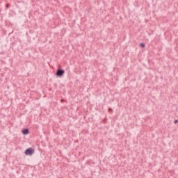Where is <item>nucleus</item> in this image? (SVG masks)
Masks as SVG:
<instances>
[{"instance_id": "nucleus-1", "label": "nucleus", "mask_w": 178, "mask_h": 178, "mask_svg": "<svg viewBox=\"0 0 178 178\" xmlns=\"http://www.w3.org/2000/svg\"><path fill=\"white\" fill-rule=\"evenodd\" d=\"M65 74V70L58 69L56 73V76L58 77H62Z\"/></svg>"}, {"instance_id": "nucleus-2", "label": "nucleus", "mask_w": 178, "mask_h": 178, "mask_svg": "<svg viewBox=\"0 0 178 178\" xmlns=\"http://www.w3.org/2000/svg\"><path fill=\"white\" fill-rule=\"evenodd\" d=\"M33 154H34V149L31 147L26 149L25 151L26 155H33Z\"/></svg>"}, {"instance_id": "nucleus-3", "label": "nucleus", "mask_w": 178, "mask_h": 178, "mask_svg": "<svg viewBox=\"0 0 178 178\" xmlns=\"http://www.w3.org/2000/svg\"><path fill=\"white\" fill-rule=\"evenodd\" d=\"M23 134H29V129H25L22 131Z\"/></svg>"}, {"instance_id": "nucleus-4", "label": "nucleus", "mask_w": 178, "mask_h": 178, "mask_svg": "<svg viewBox=\"0 0 178 178\" xmlns=\"http://www.w3.org/2000/svg\"><path fill=\"white\" fill-rule=\"evenodd\" d=\"M140 47H141L142 48H144V47H145V44H144L143 43H141L140 44Z\"/></svg>"}, {"instance_id": "nucleus-5", "label": "nucleus", "mask_w": 178, "mask_h": 178, "mask_svg": "<svg viewBox=\"0 0 178 178\" xmlns=\"http://www.w3.org/2000/svg\"><path fill=\"white\" fill-rule=\"evenodd\" d=\"M174 123L175 124H176L177 123H178V120H175Z\"/></svg>"}, {"instance_id": "nucleus-6", "label": "nucleus", "mask_w": 178, "mask_h": 178, "mask_svg": "<svg viewBox=\"0 0 178 178\" xmlns=\"http://www.w3.org/2000/svg\"><path fill=\"white\" fill-rule=\"evenodd\" d=\"M112 111H113V110H112V108H111L108 109V112H112Z\"/></svg>"}, {"instance_id": "nucleus-7", "label": "nucleus", "mask_w": 178, "mask_h": 178, "mask_svg": "<svg viewBox=\"0 0 178 178\" xmlns=\"http://www.w3.org/2000/svg\"><path fill=\"white\" fill-rule=\"evenodd\" d=\"M9 8V4H6V8Z\"/></svg>"}]
</instances>
